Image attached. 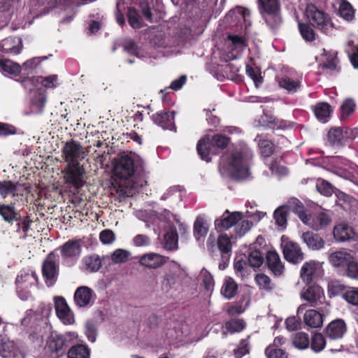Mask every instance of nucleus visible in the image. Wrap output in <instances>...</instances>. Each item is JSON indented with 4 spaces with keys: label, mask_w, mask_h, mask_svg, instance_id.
<instances>
[{
    "label": "nucleus",
    "mask_w": 358,
    "mask_h": 358,
    "mask_svg": "<svg viewBox=\"0 0 358 358\" xmlns=\"http://www.w3.org/2000/svg\"><path fill=\"white\" fill-rule=\"evenodd\" d=\"M163 219L158 224L159 228L163 227L165 231L164 241L165 248L168 250H175L178 248V235L176 226L178 227L181 234H185L188 228L186 224L180 222L176 215L170 211L164 210L162 215Z\"/></svg>",
    "instance_id": "obj_2"
},
{
    "label": "nucleus",
    "mask_w": 358,
    "mask_h": 358,
    "mask_svg": "<svg viewBox=\"0 0 358 358\" xmlns=\"http://www.w3.org/2000/svg\"><path fill=\"white\" fill-rule=\"evenodd\" d=\"M144 164L143 159L138 155H124L120 157L114 165V174L120 180L124 181L127 187L133 185L131 184L132 178L138 166L143 167Z\"/></svg>",
    "instance_id": "obj_4"
},
{
    "label": "nucleus",
    "mask_w": 358,
    "mask_h": 358,
    "mask_svg": "<svg viewBox=\"0 0 358 358\" xmlns=\"http://www.w3.org/2000/svg\"><path fill=\"white\" fill-rule=\"evenodd\" d=\"M162 199H170L171 202H178L181 200V194L176 187H171L162 196Z\"/></svg>",
    "instance_id": "obj_63"
},
{
    "label": "nucleus",
    "mask_w": 358,
    "mask_h": 358,
    "mask_svg": "<svg viewBox=\"0 0 358 358\" xmlns=\"http://www.w3.org/2000/svg\"><path fill=\"white\" fill-rule=\"evenodd\" d=\"M228 45L231 47L233 52L231 55L229 57V59H236L245 46V41L243 38L237 34H227Z\"/></svg>",
    "instance_id": "obj_32"
},
{
    "label": "nucleus",
    "mask_w": 358,
    "mask_h": 358,
    "mask_svg": "<svg viewBox=\"0 0 358 358\" xmlns=\"http://www.w3.org/2000/svg\"><path fill=\"white\" fill-rule=\"evenodd\" d=\"M154 6L153 0H139V8L146 20L152 22L153 14L152 9Z\"/></svg>",
    "instance_id": "obj_44"
},
{
    "label": "nucleus",
    "mask_w": 358,
    "mask_h": 358,
    "mask_svg": "<svg viewBox=\"0 0 358 358\" xmlns=\"http://www.w3.org/2000/svg\"><path fill=\"white\" fill-rule=\"evenodd\" d=\"M301 299L310 303H317L322 302L324 298V294L322 288L318 285H310L303 289L300 293Z\"/></svg>",
    "instance_id": "obj_20"
},
{
    "label": "nucleus",
    "mask_w": 358,
    "mask_h": 358,
    "mask_svg": "<svg viewBox=\"0 0 358 358\" xmlns=\"http://www.w3.org/2000/svg\"><path fill=\"white\" fill-rule=\"evenodd\" d=\"M166 262V257L155 252H149L139 257L138 263L144 267L155 269L162 267Z\"/></svg>",
    "instance_id": "obj_21"
},
{
    "label": "nucleus",
    "mask_w": 358,
    "mask_h": 358,
    "mask_svg": "<svg viewBox=\"0 0 358 358\" xmlns=\"http://www.w3.org/2000/svg\"><path fill=\"white\" fill-rule=\"evenodd\" d=\"M252 225V222L243 218V215L241 216L240 221H238L234 231L237 236H242L245 235L251 228Z\"/></svg>",
    "instance_id": "obj_51"
},
{
    "label": "nucleus",
    "mask_w": 358,
    "mask_h": 358,
    "mask_svg": "<svg viewBox=\"0 0 358 358\" xmlns=\"http://www.w3.org/2000/svg\"><path fill=\"white\" fill-rule=\"evenodd\" d=\"M174 111L159 112L152 116V120L164 129L173 130L175 129Z\"/></svg>",
    "instance_id": "obj_25"
},
{
    "label": "nucleus",
    "mask_w": 358,
    "mask_h": 358,
    "mask_svg": "<svg viewBox=\"0 0 358 358\" xmlns=\"http://www.w3.org/2000/svg\"><path fill=\"white\" fill-rule=\"evenodd\" d=\"M278 82L280 87L289 93H295L301 87L300 80L294 79L287 76L279 78Z\"/></svg>",
    "instance_id": "obj_37"
},
{
    "label": "nucleus",
    "mask_w": 358,
    "mask_h": 358,
    "mask_svg": "<svg viewBox=\"0 0 358 358\" xmlns=\"http://www.w3.org/2000/svg\"><path fill=\"white\" fill-rule=\"evenodd\" d=\"M90 350L85 345H76L70 348L68 358H90Z\"/></svg>",
    "instance_id": "obj_40"
},
{
    "label": "nucleus",
    "mask_w": 358,
    "mask_h": 358,
    "mask_svg": "<svg viewBox=\"0 0 358 358\" xmlns=\"http://www.w3.org/2000/svg\"><path fill=\"white\" fill-rule=\"evenodd\" d=\"M343 298L353 306H358V287H350L343 294Z\"/></svg>",
    "instance_id": "obj_54"
},
{
    "label": "nucleus",
    "mask_w": 358,
    "mask_h": 358,
    "mask_svg": "<svg viewBox=\"0 0 358 358\" xmlns=\"http://www.w3.org/2000/svg\"><path fill=\"white\" fill-rule=\"evenodd\" d=\"M17 346L9 337H0V355L4 358H10L15 356Z\"/></svg>",
    "instance_id": "obj_33"
},
{
    "label": "nucleus",
    "mask_w": 358,
    "mask_h": 358,
    "mask_svg": "<svg viewBox=\"0 0 358 358\" xmlns=\"http://www.w3.org/2000/svg\"><path fill=\"white\" fill-rule=\"evenodd\" d=\"M238 291V285L231 277L224 278L222 288L221 294L227 299H231L236 296Z\"/></svg>",
    "instance_id": "obj_34"
},
{
    "label": "nucleus",
    "mask_w": 358,
    "mask_h": 358,
    "mask_svg": "<svg viewBox=\"0 0 358 358\" xmlns=\"http://www.w3.org/2000/svg\"><path fill=\"white\" fill-rule=\"evenodd\" d=\"M346 331V324L341 319L332 321L326 328L327 336H343Z\"/></svg>",
    "instance_id": "obj_38"
},
{
    "label": "nucleus",
    "mask_w": 358,
    "mask_h": 358,
    "mask_svg": "<svg viewBox=\"0 0 358 358\" xmlns=\"http://www.w3.org/2000/svg\"><path fill=\"white\" fill-rule=\"evenodd\" d=\"M288 214V208L286 206H280L274 212V219L278 226L282 229L287 226V218Z\"/></svg>",
    "instance_id": "obj_46"
},
{
    "label": "nucleus",
    "mask_w": 358,
    "mask_h": 358,
    "mask_svg": "<svg viewBox=\"0 0 358 358\" xmlns=\"http://www.w3.org/2000/svg\"><path fill=\"white\" fill-rule=\"evenodd\" d=\"M229 143V138L222 136L216 135L213 137L206 136L201 138L197 144V151L201 158L210 162L211 156L216 154L217 148H224Z\"/></svg>",
    "instance_id": "obj_5"
},
{
    "label": "nucleus",
    "mask_w": 358,
    "mask_h": 358,
    "mask_svg": "<svg viewBox=\"0 0 358 358\" xmlns=\"http://www.w3.org/2000/svg\"><path fill=\"white\" fill-rule=\"evenodd\" d=\"M96 299L94 290L87 286L78 287L73 295L75 305L78 308L91 307Z\"/></svg>",
    "instance_id": "obj_14"
},
{
    "label": "nucleus",
    "mask_w": 358,
    "mask_h": 358,
    "mask_svg": "<svg viewBox=\"0 0 358 358\" xmlns=\"http://www.w3.org/2000/svg\"><path fill=\"white\" fill-rule=\"evenodd\" d=\"M259 10L265 22L271 27L277 26L281 21L278 0H258Z\"/></svg>",
    "instance_id": "obj_9"
},
{
    "label": "nucleus",
    "mask_w": 358,
    "mask_h": 358,
    "mask_svg": "<svg viewBox=\"0 0 358 358\" xmlns=\"http://www.w3.org/2000/svg\"><path fill=\"white\" fill-rule=\"evenodd\" d=\"M210 223L207 219L199 215L196 217L193 226V234L196 241L203 240L209 230Z\"/></svg>",
    "instance_id": "obj_28"
},
{
    "label": "nucleus",
    "mask_w": 358,
    "mask_h": 358,
    "mask_svg": "<svg viewBox=\"0 0 358 358\" xmlns=\"http://www.w3.org/2000/svg\"><path fill=\"white\" fill-rule=\"evenodd\" d=\"M242 213L240 212H233L229 213L228 210L223 214L221 218L215 220V227L217 230L228 229L232 227H236L238 221H240Z\"/></svg>",
    "instance_id": "obj_22"
},
{
    "label": "nucleus",
    "mask_w": 358,
    "mask_h": 358,
    "mask_svg": "<svg viewBox=\"0 0 358 358\" xmlns=\"http://www.w3.org/2000/svg\"><path fill=\"white\" fill-rule=\"evenodd\" d=\"M299 29L301 36L308 41H312L315 38V34L313 29L308 24L299 22Z\"/></svg>",
    "instance_id": "obj_57"
},
{
    "label": "nucleus",
    "mask_w": 358,
    "mask_h": 358,
    "mask_svg": "<svg viewBox=\"0 0 358 358\" xmlns=\"http://www.w3.org/2000/svg\"><path fill=\"white\" fill-rule=\"evenodd\" d=\"M131 252L128 250L118 248L111 253L110 259L114 264H123L129 260Z\"/></svg>",
    "instance_id": "obj_43"
},
{
    "label": "nucleus",
    "mask_w": 358,
    "mask_h": 358,
    "mask_svg": "<svg viewBox=\"0 0 358 358\" xmlns=\"http://www.w3.org/2000/svg\"><path fill=\"white\" fill-rule=\"evenodd\" d=\"M250 352L249 342L248 339H243L237 348L234 350L236 358H241Z\"/></svg>",
    "instance_id": "obj_64"
},
{
    "label": "nucleus",
    "mask_w": 358,
    "mask_h": 358,
    "mask_svg": "<svg viewBox=\"0 0 358 358\" xmlns=\"http://www.w3.org/2000/svg\"><path fill=\"white\" fill-rule=\"evenodd\" d=\"M134 215L140 220L143 221L146 223L148 227H151L152 224H159V223L163 220L162 215L163 212L159 215L155 211H148L144 210H138L134 211Z\"/></svg>",
    "instance_id": "obj_29"
},
{
    "label": "nucleus",
    "mask_w": 358,
    "mask_h": 358,
    "mask_svg": "<svg viewBox=\"0 0 358 358\" xmlns=\"http://www.w3.org/2000/svg\"><path fill=\"white\" fill-rule=\"evenodd\" d=\"M356 103L352 99H346L341 106V119L347 120L355 110Z\"/></svg>",
    "instance_id": "obj_47"
},
{
    "label": "nucleus",
    "mask_w": 358,
    "mask_h": 358,
    "mask_svg": "<svg viewBox=\"0 0 358 358\" xmlns=\"http://www.w3.org/2000/svg\"><path fill=\"white\" fill-rule=\"evenodd\" d=\"M64 178L66 183L71 184L73 187L79 189L84 185L83 176L85 169L80 165H66L64 170Z\"/></svg>",
    "instance_id": "obj_15"
},
{
    "label": "nucleus",
    "mask_w": 358,
    "mask_h": 358,
    "mask_svg": "<svg viewBox=\"0 0 358 358\" xmlns=\"http://www.w3.org/2000/svg\"><path fill=\"white\" fill-rule=\"evenodd\" d=\"M266 262L268 268L276 276H280L284 271V266L279 255L275 251H268L266 254Z\"/></svg>",
    "instance_id": "obj_31"
},
{
    "label": "nucleus",
    "mask_w": 358,
    "mask_h": 358,
    "mask_svg": "<svg viewBox=\"0 0 358 358\" xmlns=\"http://www.w3.org/2000/svg\"><path fill=\"white\" fill-rule=\"evenodd\" d=\"M315 59L322 68L335 70L337 65L336 52L321 50L320 55L315 56Z\"/></svg>",
    "instance_id": "obj_23"
},
{
    "label": "nucleus",
    "mask_w": 358,
    "mask_h": 358,
    "mask_svg": "<svg viewBox=\"0 0 358 358\" xmlns=\"http://www.w3.org/2000/svg\"><path fill=\"white\" fill-rule=\"evenodd\" d=\"M258 142V145L261 152L264 157H269L273 152V145L272 143L268 140H262L259 136L255 139Z\"/></svg>",
    "instance_id": "obj_53"
},
{
    "label": "nucleus",
    "mask_w": 358,
    "mask_h": 358,
    "mask_svg": "<svg viewBox=\"0 0 358 358\" xmlns=\"http://www.w3.org/2000/svg\"><path fill=\"white\" fill-rule=\"evenodd\" d=\"M339 15L346 21H351L355 16V10L352 5L346 0H342L339 6Z\"/></svg>",
    "instance_id": "obj_45"
},
{
    "label": "nucleus",
    "mask_w": 358,
    "mask_h": 358,
    "mask_svg": "<svg viewBox=\"0 0 358 358\" xmlns=\"http://www.w3.org/2000/svg\"><path fill=\"white\" fill-rule=\"evenodd\" d=\"M289 206L303 223L313 230L320 231L329 225L332 221L331 215L328 211L322 210L313 214L307 213L304 211L301 202L296 199H292L289 201Z\"/></svg>",
    "instance_id": "obj_3"
},
{
    "label": "nucleus",
    "mask_w": 358,
    "mask_h": 358,
    "mask_svg": "<svg viewBox=\"0 0 358 358\" xmlns=\"http://www.w3.org/2000/svg\"><path fill=\"white\" fill-rule=\"evenodd\" d=\"M48 343L49 349L53 352H59L64 348L66 347L64 337H50Z\"/></svg>",
    "instance_id": "obj_50"
},
{
    "label": "nucleus",
    "mask_w": 358,
    "mask_h": 358,
    "mask_svg": "<svg viewBox=\"0 0 358 358\" xmlns=\"http://www.w3.org/2000/svg\"><path fill=\"white\" fill-rule=\"evenodd\" d=\"M22 48V41L19 37H9L0 41V51L13 55L19 54Z\"/></svg>",
    "instance_id": "obj_24"
},
{
    "label": "nucleus",
    "mask_w": 358,
    "mask_h": 358,
    "mask_svg": "<svg viewBox=\"0 0 358 358\" xmlns=\"http://www.w3.org/2000/svg\"><path fill=\"white\" fill-rule=\"evenodd\" d=\"M127 15L129 23L133 28H140L142 27V19L135 8H129Z\"/></svg>",
    "instance_id": "obj_52"
},
{
    "label": "nucleus",
    "mask_w": 358,
    "mask_h": 358,
    "mask_svg": "<svg viewBox=\"0 0 358 358\" xmlns=\"http://www.w3.org/2000/svg\"><path fill=\"white\" fill-rule=\"evenodd\" d=\"M21 66L10 59H0V71L5 75L17 76L21 71Z\"/></svg>",
    "instance_id": "obj_39"
},
{
    "label": "nucleus",
    "mask_w": 358,
    "mask_h": 358,
    "mask_svg": "<svg viewBox=\"0 0 358 358\" xmlns=\"http://www.w3.org/2000/svg\"><path fill=\"white\" fill-rule=\"evenodd\" d=\"M59 261V256L51 252L43 262L42 271L48 286L54 283L58 275Z\"/></svg>",
    "instance_id": "obj_13"
},
{
    "label": "nucleus",
    "mask_w": 358,
    "mask_h": 358,
    "mask_svg": "<svg viewBox=\"0 0 358 358\" xmlns=\"http://www.w3.org/2000/svg\"><path fill=\"white\" fill-rule=\"evenodd\" d=\"M183 270L181 266L172 262L169 264V271L164 276V283L169 286L174 285L182 275Z\"/></svg>",
    "instance_id": "obj_30"
},
{
    "label": "nucleus",
    "mask_w": 358,
    "mask_h": 358,
    "mask_svg": "<svg viewBox=\"0 0 358 358\" xmlns=\"http://www.w3.org/2000/svg\"><path fill=\"white\" fill-rule=\"evenodd\" d=\"M116 236L110 229H104L99 234V240L103 245H110L115 242Z\"/></svg>",
    "instance_id": "obj_61"
},
{
    "label": "nucleus",
    "mask_w": 358,
    "mask_h": 358,
    "mask_svg": "<svg viewBox=\"0 0 358 358\" xmlns=\"http://www.w3.org/2000/svg\"><path fill=\"white\" fill-rule=\"evenodd\" d=\"M249 15L248 10L242 7H236L220 20L219 27L221 30L229 28H235L238 30L242 28L243 22L247 23Z\"/></svg>",
    "instance_id": "obj_7"
},
{
    "label": "nucleus",
    "mask_w": 358,
    "mask_h": 358,
    "mask_svg": "<svg viewBox=\"0 0 358 358\" xmlns=\"http://www.w3.org/2000/svg\"><path fill=\"white\" fill-rule=\"evenodd\" d=\"M199 280L201 282V285L208 292H212L214 286L215 281L211 273L206 268L201 269L199 275Z\"/></svg>",
    "instance_id": "obj_42"
},
{
    "label": "nucleus",
    "mask_w": 358,
    "mask_h": 358,
    "mask_svg": "<svg viewBox=\"0 0 358 358\" xmlns=\"http://www.w3.org/2000/svg\"><path fill=\"white\" fill-rule=\"evenodd\" d=\"M82 246L81 239H72L60 247L61 255L65 265L73 266L76 264L82 252Z\"/></svg>",
    "instance_id": "obj_8"
},
{
    "label": "nucleus",
    "mask_w": 358,
    "mask_h": 358,
    "mask_svg": "<svg viewBox=\"0 0 358 358\" xmlns=\"http://www.w3.org/2000/svg\"><path fill=\"white\" fill-rule=\"evenodd\" d=\"M63 155L67 165H80V161L86 155L82 145L76 141L66 142L63 148Z\"/></svg>",
    "instance_id": "obj_10"
},
{
    "label": "nucleus",
    "mask_w": 358,
    "mask_h": 358,
    "mask_svg": "<svg viewBox=\"0 0 358 358\" xmlns=\"http://www.w3.org/2000/svg\"><path fill=\"white\" fill-rule=\"evenodd\" d=\"M83 262L85 269L88 272H96L101 266V260L96 255L85 257Z\"/></svg>",
    "instance_id": "obj_41"
},
{
    "label": "nucleus",
    "mask_w": 358,
    "mask_h": 358,
    "mask_svg": "<svg viewBox=\"0 0 358 358\" xmlns=\"http://www.w3.org/2000/svg\"><path fill=\"white\" fill-rule=\"evenodd\" d=\"M316 188L320 194L327 196L331 195L333 192L331 185L323 179H318L317 180Z\"/></svg>",
    "instance_id": "obj_58"
},
{
    "label": "nucleus",
    "mask_w": 358,
    "mask_h": 358,
    "mask_svg": "<svg viewBox=\"0 0 358 358\" xmlns=\"http://www.w3.org/2000/svg\"><path fill=\"white\" fill-rule=\"evenodd\" d=\"M245 327V323L243 320H232L225 324L226 334L240 333Z\"/></svg>",
    "instance_id": "obj_48"
},
{
    "label": "nucleus",
    "mask_w": 358,
    "mask_h": 358,
    "mask_svg": "<svg viewBox=\"0 0 358 358\" xmlns=\"http://www.w3.org/2000/svg\"><path fill=\"white\" fill-rule=\"evenodd\" d=\"M303 242L311 250H320L324 248V240L317 234L306 231L302 234Z\"/></svg>",
    "instance_id": "obj_27"
},
{
    "label": "nucleus",
    "mask_w": 358,
    "mask_h": 358,
    "mask_svg": "<svg viewBox=\"0 0 358 358\" xmlns=\"http://www.w3.org/2000/svg\"><path fill=\"white\" fill-rule=\"evenodd\" d=\"M353 256L345 249L331 252L328 257L329 264L338 271H345Z\"/></svg>",
    "instance_id": "obj_16"
},
{
    "label": "nucleus",
    "mask_w": 358,
    "mask_h": 358,
    "mask_svg": "<svg viewBox=\"0 0 358 358\" xmlns=\"http://www.w3.org/2000/svg\"><path fill=\"white\" fill-rule=\"evenodd\" d=\"M37 282V275L35 272L29 271H23L17 276L16 284L17 291L19 297L22 300H27L29 297L30 293L24 289L34 285Z\"/></svg>",
    "instance_id": "obj_11"
},
{
    "label": "nucleus",
    "mask_w": 358,
    "mask_h": 358,
    "mask_svg": "<svg viewBox=\"0 0 358 358\" xmlns=\"http://www.w3.org/2000/svg\"><path fill=\"white\" fill-rule=\"evenodd\" d=\"M250 155H243L235 151L224 155L220 163V171L225 177L245 179L250 175L249 161Z\"/></svg>",
    "instance_id": "obj_1"
},
{
    "label": "nucleus",
    "mask_w": 358,
    "mask_h": 358,
    "mask_svg": "<svg viewBox=\"0 0 358 358\" xmlns=\"http://www.w3.org/2000/svg\"><path fill=\"white\" fill-rule=\"evenodd\" d=\"M265 353L267 358H287V355L283 350L273 345H268L265 350Z\"/></svg>",
    "instance_id": "obj_55"
},
{
    "label": "nucleus",
    "mask_w": 358,
    "mask_h": 358,
    "mask_svg": "<svg viewBox=\"0 0 358 358\" xmlns=\"http://www.w3.org/2000/svg\"><path fill=\"white\" fill-rule=\"evenodd\" d=\"M334 238L338 242L355 240L358 236L351 226L344 222L337 223L333 230Z\"/></svg>",
    "instance_id": "obj_18"
},
{
    "label": "nucleus",
    "mask_w": 358,
    "mask_h": 358,
    "mask_svg": "<svg viewBox=\"0 0 358 358\" xmlns=\"http://www.w3.org/2000/svg\"><path fill=\"white\" fill-rule=\"evenodd\" d=\"M315 117L322 122H327L332 112L331 106L326 102L317 103L313 108Z\"/></svg>",
    "instance_id": "obj_36"
},
{
    "label": "nucleus",
    "mask_w": 358,
    "mask_h": 358,
    "mask_svg": "<svg viewBox=\"0 0 358 358\" xmlns=\"http://www.w3.org/2000/svg\"><path fill=\"white\" fill-rule=\"evenodd\" d=\"M248 262L249 266L254 268H259L264 262V255L259 250H252L248 257Z\"/></svg>",
    "instance_id": "obj_49"
},
{
    "label": "nucleus",
    "mask_w": 358,
    "mask_h": 358,
    "mask_svg": "<svg viewBox=\"0 0 358 358\" xmlns=\"http://www.w3.org/2000/svg\"><path fill=\"white\" fill-rule=\"evenodd\" d=\"M282 248L284 257L287 262L298 264L303 259V253L296 243L283 241Z\"/></svg>",
    "instance_id": "obj_17"
},
{
    "label": "nucleus",
    "mask_w": 358,
    "mask_h": 358,
    "mask_svg": "<svg viewBox=\"0 0 358 358\" xmlns=\"http://www.w3.org/2000/svg\"><path fill=\"white\" fill-rule=\"evenodd\" d=\"M305 324L311 328H318L322 325V315L317 310L311 309L307 310L303 315Z\"/></svg>",
    "instance_id": "obj_35"
},
{
    "label": "nucleus",
    "mask_w": 358,
    "mask_h": 358,
    "mask_svg": "<svg viewBox=\"0 0 358 358\" xmlns=\"http://www.w3.org/2000/svg\"><path fill=\"white\" fill-rule=\"evenodd\" d=\"M124 50L130 55H135L137 57H143L142 51L131 40H127L124 45Z\"/></svg>",
    "instance_id": "obj_62"
},
{
    "label": "nucleus",
    "mask_w": 358,
    "mask_h": 358,
    "mask_svg": "<svg viewBox=\"0 0 358 358\" xmlns=\"http://www.w3.org/2000/svg\"><path fill=\"white\" fill-rule=\"evenodd\" d=\"M31 103L36 107V112H41L45 103V98L41 92H34Z\"/></svg>",
    "instance_id": "obj_60"
},
{
    "label": "nucleus",
    "mask_w": 358,
    "mask_h": 358,
    "mask_svg": "<svg viewBox=\"0 0 358 358\" xmlns=\"http://www.w3.org/2000/svg\"><path fill=\"white\" fill-rule=\"evenodd\" d=\"M36 82L42 84L47 88H54L58 85V77L56 75L50 76L48 77H38L36 78Z\"/></svg>",
    "instance_id": "obj_59"
},
{
    "label": "nucleus",
    "mask_w": 358,
    "mask_h": 358,
    "mask_svg": "<svg viewBox=\"0 0 358 358\" xmlns=\"http://www.w3.org/2000/svg\"><path fill=\"white\" fill-rule=\"evenodd\" d=\"M306 16L312 25L326 34L331 33L334 29L331 17L313 4L307 5Z\"/></svg>",
    "instance_id": "obj_6"
},
{
    "label": "nucleus",
    "mask_w": 358,
    "mask_h": 358,
    "mask_svg": "<svg viewBox=\"0 0 358 358\" xmlns=\"http://www.w3.org/2000/svg\"><path fill=\"white\" fill-rule=\"evenodd\" d=\"M217 246L220 250L224 253H228L231 250V243L227 234H221L217 238Z\"/></svg>",
    "instance_id": "obj_56"
},
{
    "label": "nucleus",
    "mask_w": 358,
    "mask_h": 358,
    "mask_svg": "<svg viewBox=\"0 0 358 358\" xmlns=\"http://www.w3.org/2000/svg\"><path fill=\"white\" fill-rule=\"evenodd\" d=\"M55 308L57 317L64 325H72L75 323V314L62 296H55Z\"/></svg>",
    "instance_id": "obj_12"
},
{
    "label": "nucleus",
    "mask_w": 358,
    "mask_h": 358,
    "mask_svg": "<svg viewBox=\"0 0 358 358\" xmlns=\"http://www.w3.org/2000/svg\"><path fill=\"white\" fill-rule=\"evenodd\" d=\"M351 130L347 128H332L328 133V141L332 145H341L350 138Z\"/></svg>",
    "instance_id": "obj_26"
},
{
    "label": "nucleus",
    "mask_w": 358,
    "mask_h": 358,
    "mask_svg": "<svg viewBox=\"0 0 358 358\" xmlns=\"http://www.w3.org/2000/svg\"><path fill=\"white\" fill-rule=\"evenodd\" d=\"M322 263L316 260L306 262L300 271V278L306 284H310L314 275L322 269Z\"/></svg>",
    "instance_id": "obj_19"
}]
</instances>
